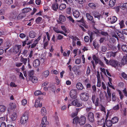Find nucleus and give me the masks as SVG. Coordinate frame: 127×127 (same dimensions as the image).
<instances>
[{"instance_id":"052dcab7","label":"nucleus","mask_w":127,"mask_h":127,"mask_svg":"<svg viewBox=\"0 0 127 127\" xmlns=\"http://www.w3.org/2000/svg\"><path fill=\"white\" fill-rule=\"evenodd\" d=\"M66 12L68 14H70L71 12V8L70 7L67 8L66 9Z\"/></svg>"},{"instance_id":"58836bf2","label":"nucleus","mask_w":127,"mask_h":127,"mask_svg":"<svg viewBox=\"0 0 127 127\" xmlns=\"http://www.w3.org/2000/svg\"><path fill=\"white\" fill-rule=\"evenodd\" d=\"M9 106L12 109H14L16 107V105L15 103H10Z\"/></svg>"},{"instance_id":"13d9d810","label":"nucleus","mask_w":127,"mask_h":127,"mask_svg":"<svg viewBox=\"0 0 127 127\" xmlns=\"http://www.w3.org/2000/svg\"><path fill=\"white\" fill-rule=\"evenodd\" d=\"M107 49V47L105 46H103L101 48V51L104 52H105Z\"/></svg>"},{"instance_id":"ddd939ff","label":"nucleus","mask_w":127,"mask_h":127,"mask_svg":"<svg viewBox=\"0 0 127 127\" xmlns=\"http://www.w3.org/2000/svg\"><path fill=\"white\" fill-rule=\"evenodd\" d=\"M93 58L96 63H99L102 66H103L104 64L102 62L100 61L98 59V58L96 57V56H93Z\"/></svg>"},{"instance_id":"20e7f679","label":"nucleus","mask_w":127,"mask_h":127,"mask_svg":"<svg viewBox=\"0 0 127 127\" xmlns=\"http://www.w3.org/2000/svg\"><path fill=\"white\" fill-rule=\"evenodd\" d=\"M81 99L84 101H87L89 99L88 94L86 93H83L80 95Z\"/></svg>"},{"instance_id":"39448f33","label":"nucleus","mask_w":127,"mask_h":127,"mask_svg":"<svg viewBox=\"0 0 127 127\" xmlns=\"http://www.w3.org/2000/svg\"><path fill=\"white\" fill-rule=\"evenodd\" d=\"M49 124V123L47 121V118L44 117L42 119L40 127H46L47 125H48Z\"/></svg>"},{"instance_id":"f704fd0d","label":"nucleus","mask_w":127,"mask_h":127,"mask_svg":"<svg viewBox=\"0 0 127 127\" xmlns=\"http://www.w3.org/2000/svg\"><path fill=\"white\" fill-rule=\"evenodd\" d=\"M31 9L30 8H24L22 10V11L23 13H27L30 11Z\"/></svg>"},{"instance_id":"c03bdc74","label":"nucleus","mask_w":127,"mask_h":127,"mask_svg":"<svg viewBox=\"0 0 127 127\" xmlns=\"http://www.w3.org/2000/svg\"><path fill=\"white\" fill-rule=\"evenodd\" d=\"M61 28L66 33H68L69 32V31L67 30L64 26H62Z\"/></svg>"},{"instance_id":"a211bd4d","label":"nucleus","mask_w":127,"mask_h":127,"mask_svg":"<svg viewBox=\"0 0 127 127\" xmlns=\"http://www.w3.org/2000/svg\"><path fill=\"white\" fill-rule=\"evenodd\" d=\"M76 88L79 90H81L84 88V87L81 83L79 82L77 83L76 85Z\"/></svg>"},{"instance_id":"f257e3e1","label":"nucleus","mask_w":127,"mask_h":127,"mask_svg":"<svg viewBox=\"0 0 127 127\" xmlns=\"http://www.w3.org/2000/svg\"><path fill=\"white\" fill-rule=\"evenodd\" d=\"M17 15V13L15 12H14L11 14V16H12L13 19L16 20L22 19L24 17V14L23 13L20 14L17 17H16Z\"/></svg>"},{"instance_id":"cd10ccee","label":"nucleus","mask_w":127,"mask_h":127,"mask_svg":"<svg viewBox=\"0 0 127 127\" xmlns=\"http://www.w3.org/2000/svg\"><path fill=\"white\" fill-rule=\"evenodd\" d=\"M33 74L34 71L33 70L30 71L28 72V74L30 79L34 76Z\"/></svg>"},{"instance_id":"7ed1b4c3","label":"nucleus","mask_w":127,"mask_h":127,"mask_svg":"<svg viewBox=\"0 0 127 127\" xmlns=\"http://www.w3.org/2000/svg\"><path fill=\"white\" fill-rule=\"evenodd\" d=\"M92 99L93 102L95 106H98L100 103L99 98L95 95H93L92 96Z\"/></svg>"},{"instance_id":"6e6552de","label":"nucleus","mask_w":127,"mask_h":127,"mask_svg":"<svg viewBox=\"0 0 127 127\" xmlns=\"http://www.w3.org/2000/svg\"><path fill=\"white\" fill-rule=\"evenodd\" d=\"M21 47V46L20 45H16L13 47V52L15 53H17L19 51Z\"/></svg>"},{"instance_id":"aec40b11","label":"nucleus","mask_w":127,"mask_h":127,"mask_svg":"<svg viewBox=\"0 0 127 127\" xmlns=\"http://www.w3.org/2000/svg\"><path fill=\"white\" fill-rule=\"evenodd\" d=\"M73 14L75 18H78L80 16V13L78 11L75 10L73 11Z\"/></svg>"},{"instance_id":"dca6fc26","label":"nucleus","mask_w":127,"mask_h":127,"mask_svg":"<svg viewBox=\"0 0 127 127\" xmlns=\"http://www.w3.org/2000/svg\"><path fill=\"white\" fill-rule=\"evenodd\" d=\"M86 16L87 19L88 20L91 21L92 23H95V22L93 20V17L91 15H90L89 13H87L86 14Z\"/></svg>"},{"instance_id":"c9c22d12","label":"nucleus","mask_w":127,"mask_h":127,"mask_svg":"<svg viewBox=\"0 0 127 127\" xmlns=\"http://www.w3.org/2000/svg\"><path fill=\"white\" fill-rule=\"evenodd\" d=\"M29 36L31 38H33L35 37V33L33 31H31L30 32Z\"/></svg>"},{"instance_id":"412c9836","label":"nucleus","mask_w":127,"mask_h":127,"mask_svg":"<svg viewBox=\"0 0 127 127\" xmlns=\"http://www.w3.org/2000/svg\"><path fill=\"white\" fill-rule=\"evenodd\" d=\"M40 62L37 59L35 60L33 63V65L34 67H36L40 65Z\"/></svg>"},{"instance_id":"2f4dec72","label":"nucleus","mask_w":127,"mask_h":127,"mask_svg":"<svg viewBox=\"0 0 127 127\" xmlns=\"http://www.w3.org/2000/svg\"><path fill=\"white\" fill-rule=\"evenodd\" d=\"M66 7V5L65 4L62 3L59 6V8L61 10H62L64 9Z\"/></svg>"},{"instance_id":"680f3d73","label":"nucleus","mask_w":127,"mask_h":127,"mask_svg":"<svg viewBox=\"0 0 127 127\" xmlns=\"http://www.w3.org/2000/svg\"><path fill=\"white\" fill-rule=\"evenodd\" d=\"M112 99L113 101H115L116 99V98L115 96V93H113L112 94Z\"/></svg>"},{"instance_id":"c85d7f7f","label":"nucleus","mask_w":127,"mask_h":127,"mask_svg":"<svg viewBox=\"0 0 127 127\" xmlns=\"http://www.w3.org/2000/svg\"><path fill=\"white\" fill-rule=\"evenodd\" d=\"M49 74V71L48 70H46L44 72L42 73V75L46 78L48 76Z\"/></svg>"},{"instance_id":"9b49d317","label":"nucleus","mask_w":127,"mask_h":127,"mask_svg":"<svg viewBox=\"0 0 127 127\" xmlns=\"http://www.w3.org/2000/svg\"><path fill=\"white\" fill-rule=\"evenodd\" d=\"M70 38L72 39V45L73 46L76 45V41L79 40V39L77 37L72 36Z\"/></svg>"},{"instance_id":"f8f14e48","label":"nucleus","mask_w":127,"mask_h":127,"mask_svg":"<svg viewBox=\"0 0 127 127\" xmlns=\"http://www.w3.org/2000/svg\"><path fill=\"white\" fill-rule=\"evenodd\" d=\"M42 103L40 102V99L38 98L36 99L35 104V107L37 108L40 107L42 106Z\"/></svg>"},{"instance_id":"5fc2aeb1","label":"nucleus","mask_w":127,"mask_h":127,"mask_svg":"<svg viewBox=\"0 0 127 127\" xmlns=\"http://www.w3.org/2000/svg\"><path fill=\"white\" fill-rule=\"evenodd\" d=\"M22 104L24 105H25L27 103V101L26 99H24L22 101Z\"/></svg>"},{"instance_id":"4be33fe9","label":"nucleus","mask_w":127,"mask_h":127,"mask_svg":"<svg viewBox=\"0 0 127 127\" xmlns=\"http://www.w3.org/2000/svg\"><path fill=\"white\" fill-rule=\"evenodd\" d=\"M121 62L123 64H127V56H123L121 60Z\"/></svg>"},{"instance_id":"49530a36","label":"nucleus","mask_w":127,"mask_h":127,"mask_svg":"<svg viewBox=\"0 0 127 127\" xmlns=\"http://www.w3.org/2000/svg\"><path fill=\"white\" fill-rule=\"evenodd\" d=\"M108 54V56H115L118 55L116 52H109Z\"/></svg>"},{"instance_id":"6ab92c4d","label":"nucleus","mask_w":127,"mask_h":127,"mask_svg":"<svg viewBox=\"0 0 127 127\" xmlns=\"http://www.w3.org/2000/svg\"><path fill=\"white\" fill-rule=\"evenodd\" d=\"M62 1L65 2L67 4H69L70 3H71L72 1L71 0H69L67 1V0H55V1L57 3H61Z\"/></svg>"},{"instance_id":"9d476101","label":"nucleus","mask_w":127,"mask_h":127,"mask_svg":"<svg viewBox=\"0 0 127 127\" xmlns=\"http://www.w3.org/2000/svg\"><path fill=\"white\" fill-rule=\"evenodd\" d=\"M70 96L72 99H75L76 98V92L75 90H71L70 93Z\"/></svg>"},{"instance_id":"2eb2a0df","label":"nucleus","mask_w":127,"mask_h":127,"mask_svg":"<svg viewBox=\"0 0 127 127\" xmlns=\"http://www.w3.org/2000/svg\"><path fill=\"white\" fill-rule=\"evenodd\" d=\"M10 120L12 121H15L17 118V114L15 112H13L10 116Z\"/></svg>"},{"instance_id":"393cba45","label":"nucleus","mask_w":127,"mask_h":127,"mask_svg":"<svg viewBox=\"0 0 127 127\" xmlns=\"http://www.w3.org/2000/svg\"><path fill=\"white\" fill-rule=\"evenodd\" d=\"M47 113L46 109L44 107L42 108L41 110V114L42 116L45 115Z\"/></svg>"},{"instance_id":"69168bd1","label":"nucleus","mask_w":127,"mask_h":127,"mask_svg":"<svg viewBox=\"0 0 127 127\" xmlns=\"http://www.w3.org/2000/svg\"><path fill=\"white\" fill-rule=\"evenodd\" d=\"M67 18L69 20L71 21L72 23L74 22V20L73 19L71 16H69L67 17Z\"/></svg>"},{"instance_id":"603ef678","label":"nucleus","mask_w":127,"mask_h":127,"mask_svg":"<svg viewBox=\"0 0 127 127\" xmlns=\"http://www.w3.org/2000/svg\"><path fill=\"white\" fill-rule=\"evenodd\" d=\"M118 91L120 96V98L122 99L124 97V96L122 94L120 90H118Z\"/></svg>"},{"instance_id":"5701e85b","label":"nucleus","mask_w":127,"mask_h":127,"mask_svg":"<svg viewBox=\"0 0 127 127\" xmlns=\"http://www.w3.org/2000/svg\"><path fill=\"white\" fill-rule=\"evenodd\" d=\"M107 92L108 95V97H107V100L109 101L111 100V94L110 93V90L108 87H107Z\"/></svg>"},{"instance_id":"0e129e2a","label":"nucleus","mask_w":127,"mask_h":127,"mask_svg":"<svg viewBox=\"0 0 127 127\" xmlns=\"http://www.w3.org/2000/svg\"><path fill=\"white\" fill-rule=\"evenodd\" d=\"M81 62V60L80 59H77L75 61V63L77 64H79Z\"/></svg>"},{"instance_id":"3c124183","label":"nucleus","mask_w":127,"mask_h":127,"mask_svg":"<svg viewBox=\"0 0 127 127\" xmlns=\"http://www.w3.org/2000/svg\"><path fill=\"white\" fill-rule=\"evenodd\" d=\"M104 119H102L100 121L98 122V124L99 125H101L104 124Z\"/></svg>"},{"instance_id":"e2e57ef3","label":"nucleus","mask_w":127,"mask_h":127,"mask_svg":"<svg viewBox=\"0 0 127 127\" xmlns=\"http://www.w3.org/2000/svg\"><path fill=\"white\" fill-rule=\"evenodd\" d=\"M37 43H36L35 41H34V43L31 45V48H34L35 46H36L37 44Z\"/></svg>"},{"instance_id":"37998d69","label":"nucleus","mask_w":127,"mask_h":127,"mask_svg":"<svg viewBox=\"0 0 127 127\" xmlns=\"http://www.w3.org/2000/svg\"><path fill=\"white\" fill-rule=\"evenodd\" d=\"M5 2L8 5L12 4L13 3L12 0H5Z\"/></svg>"},{"instance_id":"a19ab883","label":"nucleus","mask_w":127,"mask_h":127,"mask_svg":"<svg viewBox=\"0 0 127 127\" xmlns=\"http://www.w3.org/2000/svg\"><path fill=\"white\" fill-rule=\"evenodd\" d=\"M73 123L74 124H77L78 123V121H79V119L77 117H76L73 120Z\"/></svg>"},{"instance_id":"1a4fd4ad","label":"nucleus","mask_w":127,"mask_h":127,"mask_svg":"<svg viewBox=\"0 0 127 127\" xmlns=\"http://www.w3.org/2000/svg\"><path fill=\"white\" fill-rule=\"evenodd\" d=\"M86 120V117L84 116H82L79 119V123L80 125H83L85 124Z\"/></svg>"},{"instance_id":"864d4df0","label":"nucleus","mask_w":127,"mask_h":127,"mask_svg":"<svg viewBox=\"0 0 127 127\" xmlns=\"http://www.w3.org/2000/svg\"><path fill=\"white\" fill-rule=\"evenodd\" d=\"M42 20V18L40 17H38L36 19V21L37 23H39Z\"/></svg>"},{"instance_id":"ea45409f","label":"nucleus","mask_w":127,"mask_h":127,"mask_svg":"<svg viewBox=\"0 0 127 127\" xmlns=\"http://www.w3.org/2000/svg\"><path fill=\"white\" fill-rule=\"evenodd\" d=\"M21 61L25 64L27 62V58H24L23 57H21Z\"/></svg>"},{"instance_id":"4c0bfd02","label":"nucleus","mask_w":127,"mask_h":127,"mask_svg":"<svg viewBox=\"0 0 127 127\" xmlns=\"http://www.w3.org/2000/svg\"><path fill=\"white\" fill-rule=\"evenodd\" d=\"M6 108L5 106L3 105H0V112H4Z\"/></svg>"},{"instance_id":"6e6d98bb","label":"nucleus","mask_w":127,"mask_h":127,"mask_svg":"<svg viewBox=\"0 0 127 127\" xmlns=\"http://www.w3.org/2000/svg\"><path fill=\"white\" fill-rule=\"evenodd\" d=\"M95 116L98 118H100L101 116V114L99 113H96L95 114Z\"/></svg>"},{"instance_id":"bf43d9fd","label":"nucleus","mask_w":127,"mask_h":127,"mask_svg":"<svg viewBox=\"0 0 127 127\" xmlns=\"http://www.w3.org/2000/svg\"><path fill=\"white\" fill-rule=\"evenodd\" d=\"M81 72L80 70L78 69L74 72L75 74L77 76L78 75L80 74Z\"/></svg>"},{"instance_id":"8fccbe9b","label":"nucleus","mask_w":127,"mask_h":127,"mask_svg":"<svg viewBox=\"0 0 127 127\" xmlns=\"http://www.w3.org/2000/svg\"><path fill=\"white\" fill-rule=\"evenodd\" d=\"M10 86L12 87H16L17 85L14 83L11 82L10 84Z\"/></svg>"},{"instance_id":"c756f323","label":"nucleus","mask_w":127,"mask_h":127,"mask_svg":"<svg viewBox=\"0 0 127 127\" xmlns=\"http://www.w3.org/2000/svg\"><path fill=\"white\" fill-rule=\"evenodd\" d=\"M59 20L61 22H63L65 20V18L64 16L61 15H60Z\"/></svg>"},{"instance_id":"e433bc0d","label":"nucleus","mask_w":127,"mask_h":127,"mask_svg":"<svg viewBox=\"0 0 127 127\" xmlns=\"http://www.w3.org/2000/svg\"><path fill=\"white\" fill-rule=\"evenodd\" d=\"M122 49L124 52H127V46L126 45H124L122 46Z\"/></svg>"},{"instance_id":"4468645a","label":"nucleus","mask_w":127,"mask_h":127,"mask_svg":"<svg viewBox=\"0 0 127 127\" xmlns=\"http://www.w3.org/2000/svg\"><path fill=\"white\" fill-rule=\"evenodd\" d=\"M88 119L91 122H93L94 120V115L92 112H90L88 114Z\"/></svg>"},{"instance_id":"0eeeda50","label":"nucleus","mask_w":127,"mask_h":127,"mask_svg":"<svg viewBox=\"0 0 127 127\" xmlns=\"http://www.w3.org/2000/svg\"><path fill=\"white\" fill-rule=\"evenodd\" d=\"M72 105L77 107H80L82 106V104L79 103L77 99L73 100L71 104H69L68 106V108H69V107Z\"/></svg>"},{"instance_id":"bb28decb","label":"nucleus","mask_w":127,"mask_h":127,"mask_svg":"<svg viewBox=\"0 0 127 127\" xmlns=\"http://www.w3.org/2000/svg\"><path fill=\"white\" fill-rule=\"evenodd\" d=\"M119 119L117 117H114L112 119V121L113 124L117 123Z\"/></svg>"},{"instance_id":"a18cd8bd","label":"nucleus","mask_w":127,"mask_h":127,"mask_svg":"<svg viewBox=\"0 0 127 127\" xmlns=\"http://www.w3.org/2000/svg\"><path fill=\"white\" fill-rule=\"evenodd\" d=\"M89 6L92 8H95L96 6L95 4L92 3H89Z\"/></svg>"},{"instance_id":"f03ea898","label":"nucleus","mask_w":127,"mask_h":127,"mask_svg":"<svg viewBox=\"0 0 127 127\" xmlns=\"http://www.w3.org/2000/svg\"><path fill=\"white\" fill-rule=\"evenodd\" d=\"M121 63H120L118 62L117 61L115 60H111L109 61V64L112 66L114 67H116V66L118 67H121L122 64L124 65L121 62Z\"/></svg>"},{"instance_id":"72a5a7b5","label":"nucleus","mask_w":127,"mask_h":127,"mask_svg":"<svg viewBox=\"0 0 127 127\" xmlns=\"http://www.w3.org/2000/svg\"><path fill=\"white\" fill-rule=\"evenodd\" d=\"M30 79L31 80L33 83H37V77L34 76L31 78Z\"/></svg>"},{"instance_id":"338daca9","label":"nucleus","mask_w":127,"mask_h":127,"mask_svg":"<svg viewBox=\"0 0 127 127\" xmlns=\"http://www.w3.org/2000/svg\"><path fill=\"white\" fill-rule=\"evenodd\" d=\"M100 108L101 111L105 113V108L104 107L101 105Z\"/></svg>"},{"instance_id":"4d7b16f0","label":"nucleus","mask_w":127,"mask_h":127,"mask_svg":"<svg viewBox=\"0 0 127 127\" xmlns=\"http://www.w3.org/2000/svg\"><path fill=\"white\" fill-rule=\"evenodd\" d=\"M119 24L121 28H123L124 26V21L123 20H122L119 23Z\"/></svg>"},{"instance_id":"f3484780","label":"nucleus","mask_w":127,"mask_h":127,"mask_svg":"<svg viewBox=\"0 0 127 127\" xmlns=\"http://www.w3.org/2000/svg\"><path fill=\"white\" fill-rule=\"evenodd\" d=\"M52 9L54 11H57L58 8V3L56 2L52 4Z\"/></svg>"},{"instance_id":"7c9ffc66","label":"nucleus","mask_w":127,"mask_h":127,"mask_svg":"<svg viewBox=\"0 0 127 127\" xmlns=\"http://www.w3.org/2000/svg\"><path fill=\"white\" fill-rule=\"evenodd\" d=\"M115 0H110L109 3V5L110 6L112 7L115 5Z\"/></svg>"},{"instance_id":"b1692460","label":"nucleus","mask_w":127,"mask_h":127,"mask_svg":"<svg viewBox=\"0 0 127 127\" xmlns=\"http://www.w3.org/2000/svg\"><path fill=\"white\" fill-rule=\"evenodd\" d=\"M113 123L110 120H108L105 121V124L108 127H110L112 125Z\"/></svg>"},{"instance_id":"423d86ee","label":"nucleus","mask_w":127,"mask_h":127,"mask_svg":"<svg viewBox=\"0 0 127 127\" xmlns=\"http://www.w3.org/2000/svg\"><path fill=\"white\" fill-rule=\"evenodd\" d=\"M28 119V116L25 114H24L21 117L20 119L21 123L22 124H25L27 122Z\"/></svg>"},{"instance_id":"09e8293b","label":"nucleus","mask_w":127,"mask_h":127,"mask_svg":"<svg viewBox=\"0 0 127 127\" xmlns=\"http://www.w3.org/2000/svg\"><path fill=\"white\" fill-rule=\"evenodd\" d=\"M11 45V43L9 41H7L4 44V46H6L7 47H9Z\"/></svg>"},{"instance_id":"79ce46f5","label":"nucleus","mask_w":127,"mask_h":127,"mask_svg":"<svg viewBox=\"0 0 127 127\" xmlns=\"http://www.w3.org/2000/svg\"><path fill=\"white\" fill-rule=\"evenodd\" d=\"M120 7L121 8L123 9L127 8V3H124L121 4Z\"/></svg>"},{"instance_id":"473e14b6","label":"nucleus","mask_w":127,"mask_h":127,"mask_svg":"<svg viewBox=\"0 0 127 127\" xmlns=\"http://www.w3.org/2000/svg\"><path fill=\"white\" fill-rule=\"evenodd\" d=\"M117 20V17L115 16L112 17L111 20V23L112 24H113L115 23Z\"/></svg>"},{"instance_id":"774afa93","label":"nucleus","mask_w":127,"mask_h":127,"mask_svg":"<svg viewBox=\"0 0 127 127\" xmlns=\"http://www.w3.org/2000/svg\"><path fill=\"white\" fill-rule=\"evenodd\" d=\"M84 40L85 42H88L89 40V37L88 36H86L84 38Z\"/></svg>"},{"instance_id":"a878e982","label":"nucleus","mask_w":127,"mask_h":127,"mask_svg":"<svg viewBox=\"0 0 127 127\" xmlns=\"http://www.w3.org/2000/svg\"><path fill=\"white\" fill-rule=\"evenodd\" d=\"M34 94L35 95H38L40 94L43 95H45L46 94L45 92L42 93L40 91L37 90L36 91L34 92Z\"/></svg>"},{"instance_id":"de8ad7c7","label":"nucleus","mask_w":127,"mask_h":127,"mask_svg":"<svg viewBox=\"0 0 127 127\" xmlns=\"http://www.w3.org/2000/svg\"><path fill=\"white\" fill-rule=\"evenodd\" d=\"M122 76L126 80H127V75L124 72H123L121 74Z\"/></svg>"}]
</instances>
